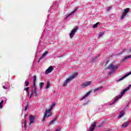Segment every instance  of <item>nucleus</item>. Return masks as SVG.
Instances as JSON below:
<instances>
[{"instance_id": "1", "label": "nucleus", "mask_w": 131, "mask_h": 131, "mask_svg": "<svg viewBox=\"0 0 131 131\" xmlns=\"http://www.w3.org/2000/svg\"><path fill=\"white\" fill-rule=\"evenodd\" d=\"M120 66V64H118L116 66L110 64L109 66L107 68V69H110V70H112L113 71H115V70H117L118 69V67Z\"/></svg>"}, {"instance_id": "2", "label": "nucleus", "mask_w": 131, "mask_h": 131, "mask_svg": "<svg viewBox=\"0 0 131 131\" xmlns=\"http://www.w3.org/2000/svg\"><path fill=\"white\" fill-rule=\"evenodd\" d=\"M51 108H50L48 110H45V113L44 114V116L43 117V119H42V121H45L46 117H49V116H51Z\"/></svg>"}, {"instance_id": "3", "label": "nucleus", "mask_w": 131, "mask_h": 131, "mask_svg": "<svg viewBox=\"0 0 131 131\" xmlns=\"http://www.w3.org/2000/svg\"><path fill=\"white\" fill-rule=\"evenodd\" d=\"M78 28L76 27L74 28L73 30H71L70 33V38H73V36L75 35V33L77 32V30H78Z\"/></svg>"}, {"instance_id": "4", "label": "nucleus", "mask_w": 131, "mask_h": 131, "mask_svg": "<svg viewBox=\"0 0 131 131\" xmlns=\"http://www.w3.org/2000/svg\"><path fill=\"white\" fill-rule=\"evenodd\" d=\"M128 12H129V8H126L121 16V19L122 20V19H123V18H124V17H125V16H126V14H127Z\"/></svg>"}, {"instance_id": "5", "label": "nucleus", "mask_w": 131, "mask_h": 131, "mask_svg": "<svg viewBox=\"0 0 131 131\" xmlns=\"http://www.w3.org/2000/svg\"><path fill=\"white\" fill-rule=\"evenodd\" d=\"M77 75H78V73H77V72H74V74H73L68 78L71 81V80H72V79H74V78H75V77H77Z\"/></svg>"}, {"instance_id": "6", "label": "nucleus", "mask_w": 131, "mask_h": 131, "mask_svg": "<svg viewBox=\"0 0 131 131\" xmlns=\"http://www.w3.org/2000/svg\"><path fill=\"white\" fill-rule=\"evenodd\" d=\"M131 84L129 85L128 87H127L126 89H124L122 92H121V95L122 96L123 95H124L128 90L130 89Z\"/></svg>"}, {"instance_id": "7", "label": "nucleus", "mask_w": 131, "mask_h": 131, "mask_svg": "<svg viewBox=\"0 0 131 131\" xmlns=\"http://www.w3.org/2000/svg\"><path fill=\"white\" fill-rule=\"evenodd\" d=\"M91 84H92V82L91 81L85 82L84 83L82 84V88H86V86H88V85H91Z\"/></svg>"}, {"instance_id": "8", "label": "nucleus", "mask_w": 131, "mask_h": 131, "mask_svg": "<svg viewBox=\"0 0 131 131\" xmlns=\"http://www.w3.org/2000/svg\"><path fill=\"white\" fill-rule=\"evenodd\" d=\"M54 70V68H53V66H51L49 67V68L46 71L45 73L48 74V73H51L52 71Z\"/></svg>"}, {"instance_id": "9", "label": "nucleus", "mask_w": 131, "mask_h": 131, "mask_svg": "<svg viewBox=\"0 0 131 131\" xmlns=\"http://www.w3.org/2000/svg\"><path fill=\"white\" fill-rule=\"evenodd\" d=\"M96 124H97V122H94L92 123L91 126V128H90V129L89 131H93L94 129H95V128L96 127Z\"/></svg>"}, {"instance_id": "10", "label": "nucleus", "mask_w": 131, "mask_h": 131, "mask_svg": "<svg viewBox=\"0 0 131 131\" xmlns=\"http://www.w3.org/2000/svg\"><path fill=\"white\" fill-rule=\"evenodd\" d=\"M49 54V51H45L42 55V56L39 58L38 62H39L42 58H45Z\"/></svg>"}, {"instance_id": "11", "label": "nucleus", "mask_w": 131, "mask_h": 131, "mask_svg": "<svg viewBox=\"0 0 131 131\" xmlns=\"http://www.w3.org/2000/svg\"><path fill=\"white\" fill-rule=\"evenodd\" d=\"M131 74V72L128 73V74H127L126 75L122 77L121 78H120L118 81H120L121 80H123V79H124V78H125V77H127V76H128V75H130Z\"/></svg>"}, {"instance_id": "12", "label": "nucleus", "mask_w": 131, "mask_h": 131, "mask_svg": "<svg viewBox=\"0 0 131 131\" xmlns=\"http://www.w3.org/2000/svg\"><path fill=\"white\" fill-rule=\"evenodd\" d=\"M34 118H35V116H30V124L31 123H33V122H34Z\"/></svg>"}, {"instance_id": "13", "label": "nucleus", "mask_w": 131, "mask_h": 131, "mask_svg": "<svg viewBox=\"0 0 131 131\" xmlns=\"http://www.w3.org/2000/svg\"><path fill=\"white\" fill-rule=\"evenodd\" d=\"M70 81V79H69V78L67 79L66 80L63 82V86H66L67 85V84L69 83Z\"/></svg>"}, {"instance_id": "14", "label": "nucleus", "mask_w": 131, "mask_h": 131, "mask_svg": "<svg viewBox=\"0 0 131 131\" xmlns=\"http://www.w3.org/2000/svg\"><path fill=\"white\" fill-rule=\"evenodd\" d=\"M129 123L130 122H125L124 123H123L122 125V126L123 127H127V126H128V125H129Z\"/></svg>"}, {"instance_id": "15", "label": "nucleus", "mask_w": 131, "mask_h": 131, "mask_svg": "<svg viewBox=\"0 0 131 131\" xmlns=\"http://www.w3.org/2000/svg\"><path fill=\"white\" fill-rule=\"evenodd\" d=\"M57 121V119L54 118L53 120H51V121L49 124V125H51V124H54V123Z\"/></svg>"}, {"instance_id": "16", "label": "nucleus", "mask_w": 131, "mask_h": 131, "mask_svg": "<svg viewBox=\"0 0 131 131\" xmlns=\"http://www.w3.org/2000/svg\"><path fill=\"white\" fill-rule=\"evenodd\" d=\"M123 115H124V112L122 111H121V112L120 113V114L119 115V117L120 118L122 117Z\"/></svg>"}, {"instance_id": "17", "label": "nucleus", "mask_w": 131, "mask_h": 131, "mask_svg": "<svg viewBox=\"0 0 131 131\" xmlns=\"http://www.w3.org/2000/svg\"><path fill=\"white\" fill-rule=\"evenodd\" d=\"M90 94H91V92H88L86 95H85L82 98V100H83L84 99H85V98H86V97H88Z\"/></svg>"}, {"instance_id": "18", "label": "nucleus", "mask_w": 131, "mask_h": 131, "mask_svg": "<svg viewBox=\"0 0 131 131\" xmlns=\"http://www.w3.org/2000/svg\"><path fill=\"white\" fill-rule=\"evenodd\" d=\"M43 85H45L44 82H40L39 83V87L40 88V90H42V88H43Z\"/></svg>"}, {"instance_id": "19", "label": "nucleus", "mask_w": 131, "mask_h": 131, "mask_svg": "<svg viewBox=\"0 0 131 131\" xmlns=\"http://www.w3.org/2000/svg\"><path fill=\"white\" fill-rule=\"evenodd\" d=\"M33 83H36V75H34L33 77Z\"/></svg>"}, {"instance_id": "20", "label": "nucleus", "mask_w": 131, "mask_h": 131, "mask_svg": "<svg viewBox=\"0 0 131 131\" xmlns=\"http://www.w3.org/2000/svg\"><path fill=\"white\" fill-rule=\"evenodd\" d=\"M131 55L125 56V58L123 59V61H125V60H127L128 59H130Z\"/></svg>"}, {"instance_id": "21", "label": "nucleus", "mask_w": 131, "mask_h": 131, "mask_svg": "<svg viewBox=\"0 0 131 131\" xmlns=\"http://www.w3.org/2000/svg\"><path fill=\"white\" fill-rule=\"evenodd\" d=\"M77 8H75L72 12L71 13H70V14H69V16H70V15H72V14H74V13H75V12H76V11H77Z\"/></svg>"}, {"instance_id": "22", "label": "nucleus", "mask_w": 131, "mask_h": 131, "mask_svg": "<svg viewBox=\"0 0 131 131\" xmlns=\"http://www.w3.org/2000/svg\"><path fill=\"white\" fill-rule=\"evenodd\" d=\"M50 88V81H47V84L46 85V87L45 88V89H49Z\"/></svg>"}, {"instance_id": "23", "label": "nucleus", "mask_w": 131, "mask_h": 131, "mask_svg": "<svg viewBox=\"0 0 131 131\" xmlns=\"http://www.w3.org/2000/svg\"><path fill=\"white\" fill-rule=\"evenodd\" d=\"M100 23H97L96 24H94L93 26V28H97V27H98V25H99V24Z\"/></svg>"}, {"instance_id": "24", "label": "nucleus", "mask_w": 131, "mask_h": 131, "mask_svg": "<svg viewBox=\"0 0 131 131\" xmlns=\"http://www.w3.org/2000/svg\"><path fill=\"white\" fill-rule=\"evenodd\" d=\"M3 104H4V100H2L0 102V109H2V108H3Z\"/></svg>"}, {"instance_id": "25", "label": "nucleus", "mask_w": 131, "mask_h": 131, "mask_svg": "<svg viewBox=\"0 0 131 131\" xmlns=\"http://www.w3.org/2000/svg\"><path fill=\"white\" fill-rule=\"evenodd\" d=\"M117 100H118V97L115 98L114 102H113L112 103H111L110 105H113V104H115V102H116V101H117Z\"/></svg>"}, {"instance_id": "26", "label": "nucleus", "mask_w": 131, "mask_h": 131, "mask_svg": "<svg viewBox=\"0 0 131 131\" xmlns=\"http://www.w3.org/2000/svg\"><path fill=\"white\" fill-rule=\"evenodd\" d=\"M55 105H56L55 103H52V105L50 106V110H52L53 108L55 107Z\"/></svg>"}, {"instance_id": "27", "label": "nucleus", "mask_w": 131, "mask_h": 131, "mask_svg": "<svg viewBox=\"0 0 131 131\" xmlns=\"http://www.w3.org/2000/svg\"><path fill=\"white\" fill-rule=\"evenodd\" d=\"M102 89H103V87L102 86L99 87L97 89H95V90H94V92H96V91H99V90H102Z\"/></svg>"}, {"instance_id": "28", "label": "nucleus", "mask_w": 131, "mask_h": 131, "mask_svg": "<svg viewBox=\"0 0 131 131\" xmlns=\"http://www.w3.org/2000/svg\"><path fill=\"white\" fill-rule=\"evenodd\" d=\"M34 93H33V89H32V91H31V95L30 96V98H31V97H32L34 95Z\"/></svg>"}, {"instance_id": "29", "label": "nucleus", "mask_w": 131, "mask_h": 131, "mask_svg": "<svg viewBox=\"0 0 131 131\" xmlns=\"http://www.w3.org/2000/svg\"><path fill=\"white\" fill-rule=\"evenodd\" d=\"M34 84V91H36V89H37V87L36 86V85H35V83H33Z\"/></svg>"}, {"instance_id": "30", "label": "nucleus", "mask_w": 131, "mask_h": 131, "mask_svg": "<svg viewBox=\"0 0 131 131\" xmlns=\"http://www.w3.org/2000/svg\"><path fill=\"white\" fill-rule=\"evenodd\" d=\"M34 92L35 97H37V96H38L37 91H36V90H35V91H34Z\"/></svg>"}, {"instance_id": "31", "label": "nucleus", "mask_w": 131, "mask_h": 131, "mask_svg": "<svg viewBox=\"0 0 131 131\" xmlns=\"http://www.w3.org/2000/svg\"><path fill=\"white\" fill-rule=\"evenodd\" d=\"M29 90V87H27L24 89V91H26V93H28V90Z\"/></svg>"}, {"instance_id": "32", "label": "nucleus", "mask_w": 131, "mask_h": 131, "mask_svg": "<svg viewBox=\"0 0 131 131\" xmlns=\"http://www.w3.org/2000/svg\"><path fill=\"white\" fill-rule=\"evenodd\" d=\"M29 106H28V104H27L25 108V111H26L27 110V108L29 107Z\"/></svg>"}, {"instance_id": "33", "label": "nucleus", "mask_w": 131, "mask_h": 131, "mask_svg": "<svg viewBox=\"0 0 131 131\" xmlns=\"http://www.w3.org/2000/svg\"><path fill=\"white\" fill-rule=\"evenodd\" d=\"M29 85V82L28 81H27L26 82V86H28Z\"/></svg>"}, {"instance_id": "34", "label": "nucleus", "mask_w": 131, "mask_h": 131, "mask_svg": "<svg viewBox=\"0 0 131 131\" xmlns=\"http://www.w3.org/2000/svg\"><path fill=\"white\" fill-rule=\"evenodd\" d=\"M103 35H104V33H100V34H99V38H100V37L103 36Z\"/></svg>"}, {"instance_id": "35", "label": "nucleus", "mask_w": 131, "mask_h": 131, "mask_svg": "<svg viewBox=\"0 0 131 131\" xmlns=\"http://www.w3.org/2000/svg\"><path fill=\"white\" fill-rule=\"evenodd\" d=\"M106 10L108 11H110V10H111V7H107Z\"/></svg>"}, {"instance_id": "36", "label": "nucleus", "mask_w": 131, "mask_h": 131, "mask_svg": "<svg viewBox=\"0 0 131 131\" xmlns=\"http://www.w3.org/2000/svg\"><path fill=\"white\" fill-rule=\"evenodd\" d=\"M24 127H26V121L24 122Z\"/></svg>"}, {"instance_id": "37", "label": "nucleus", "mask_w": 131, "mask_h": 131, "mask_svg": "<svg viewBox=\"0 0 131 131\" xmlns=\"http://www.w3.org/2000/svg\"><path fill=\"white\" fill-rule=\"evenodd\" d=\"M3 89H4V90H7V88L5 86H3Z\"/></svg>"}, {"instance_id": "38", "label": "nucleus", "mask_w": 131, "mask_h": 131, "mask_svg": "<svg viewBox=\"0 0 131 131\" xmlns=\"http://www.w3.org/2000/svg\"><path fill=\"white\" fill-rule=\"evenodd\" d=\"M62 57H63V56H57V58H62Z\"/></svg>"}, {"instance_id": "39", "label": "nucleus", "mask_w": 131, "mask_h": 131, "mask_svg": "<svg viewBox=\"0 0 131 131\" xmlns=\"http://www.w3.org/2000/svg\"><path fill=\"white\" fill-rule=\"evenodd\" d=\"M54 131H60V129H58V128H57V129H56L55 130H54Z\"/></svg>"}, {"instance_id": "40", "label": "nucleus", "mask_w": 131, "mask_h": 131, "mask_svg": "<svg viewBox=\"0 0 131 131\" xmlns=\"http://www.w3.org/2000/svg\"><path fill=\"white\" fill-rule=\"evenodd\" d=\"M109 75H111V74H112V72H110L109 73H108Z\"/></svg>"}, {"instance_id": "41", "label": "nucleus", "mask_w": 131, "mask_h": 131, "mask_svg": "<svg viewBox=\"0 0 131 131\" xmlns=\"http://www.w3.org/2000/svg\"><path fill=\"white\" fill-rule=\"evenodd\" d=\"M129 53H131V48L129 49Z\"/></svg>"}, {"instance_id": "42", "label": "nucleus", "mask_w": 131, "mask_h": 131, "mask_svg": "<svg viewBox=\"0 0 131 131\" xmlns=\"http://www.w3.org/2000/svg\"><path fill=\"white\" fill-rule=\"evenodd\" d=\"M122 95H120L119 96V98H122Z\"/></svg>"}, {"instance_id": "43", "label": "nucleus", "mask_w": 131, "mask_h": 131, "mask_svg": "<svg viewBox=\"0 0 131 131\" xmlns=\"http://www.w3.org/2000/svg\"><path fill=\"white\" fill-rule=\"evenodd\" d=\"M26 116H27V114H26L25 115V118H26Z\"/></svg>"}, {"instance_id": "44", "label": "nucleus", "mask_w": 131, "mask_h": 131, "mask_svg": "<svg viewBox=\"0 0 131 131\" xmlns=\"http://www.w3.org/2000/svg\"><path fill=\"white\" fill-rule=\"evenodd\" d=\"M28 93V96H29V92H27Z\"/></svg>"}, {"instance_id": "45", "label": "nucleus", "mask_w": 131, "mask_h": 131, "mask_svg": "<svg viewBox=\"0 0 131 131\" xmlns=\"http://www.w3.org/2000/svg\"><path fill=\"white\" fill-rule=\"evenodd\" d=\"M100 126H101V125H98L97 126V127H100Z\"/></svg>"}, {"instance_id": "46", "label": "nucleus", "mask_w": 131, "mask_h": 131, "mask_svg": "<svg viewBox=\"0 0 131 131\" xmlns=\"http://www.w3.org/2000/svg\"><path fill=\"white\" fill-rule=\"evenodd\" d=\"M91 50V48H89V50Z\"/></svg>"}, {"instance_id": "47", "label": "nucleus", "mask_w": 131, "mask_h": 131, "mask_svg": "<svg viewBox=\"0 0 131 131\" xmlns=\"http://www.w3.org/2000/svg\"><path fill=\"white\" fill-rule=\"evenodd\" d=\"M46 131H49V130H47Z\"/></svg>"}]
</instances>
